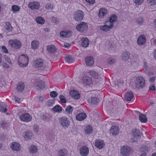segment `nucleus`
<instances>
[{"mask_svg": "<svg viewBox=\"0 0 156 156\" xmlns=\"http://www.w3.org/2000/svg\"><path fill=\"white\" fill-rule=\"evenodd\" d=\"M29 62L28 57L26 55H23L19 57L18 60L19 65L22 67L27 66Z\"/></svg>", "mask_w": 156, "mask_h": 156, "instance_id": "f257e3e1", "label": "nucleus"}, {"mask_svg": "<svg viewBox=\"0 0 156 156\" xmlns=\"http://www.w3.org/2000/svg\"><path fill=\"white\" fill-rule=\"evenodd\" d=\"M145 80L144 78L139 76L136 78L135 81V86L137 88H142L145 85Z\"/></svg>", "mask_w": 156, "mask_h": 156, "instance_id": "f03ea898", "label": "nucleus"}, {"mask_svg": "<svg viewBox=\"0 0 156 156\" xmlns=\"http://www.w3.org/2000/svg\"><path fill=\"white\" fill-rule=\"evenodd\" d=\"M83 12L80 10H78L75 12L74 19L76 21H80L83 19Z\"/></svg>", "mask_w": 156, "mask_h": 156, "instance_id": "7ed1b4c3", "label": "nucleus"}, {"mask_svg": "<svg viewBox=\"0 0 156 156\" xmlns=\"http://www.w3.org/2000/svg\"><path fill=\"white\" fill-rule=\"evenodd\" d=\"M77 30L80 32L84 31L87 30L88 26L87 24L84 22H81L76 26Z\"/></svg>", "mask_w": 156, "mask_h": 156, "instance_id": "20e7f679", "label": "nucleus"}, {"mask_svg": "<svg viewBox=\"0 0 156 156\" xmlns=\"http://www.w3.org/2000/svg\"><path fill=\"white\" fill-rule=\"evenodd\" d=\"M28 7L32 10H37L40 7V3L37 2H29L28 4Z\"/></svg>", "mask_w": 156, "mask_h": 156, "instance_id": "39448f33", "label": "nucleus"}, {"mask_svg": "<svg viewBox=\"0 0 156 156\" xmlns=\"http://www.w3.org/2000/svg\"><path fill=\"white\" fill-rule=\"evenodd\" d=\"M20 119L21 121L28 122L32 120V117L29 114L26 113L22 114L20 116Z\"/></svg>", "mask_w": 156, "mask_h": 156, "instance_id": "423d86ee", "label": "nucleus"}, {"mask_svg": "<svg viewBox=\"0 0 156 156\" xmlns=\"http://www.w3.org/2000/svg\"><path fill=\"white\" fill-rule=\"evenodd\" d=\"M131 150V148L129 147L124 146L121 147L120 153L123 156H127L129 155Z\"/></svg>", "mask_w": 156, "mask_h": 156, "instance_id": "0eeeda50", "label": "nucleus"}, {"mask_svg": "<svg viewBox=\"0 0 156 156\" xmlns=\"http://www.w3.org/2000/svg\"><path fill=\"white\" fill-rule=\"evenodd\" d=\"M9 44L14 48L18 49L21 46V43L19 41L15 40L14 41L10 40L9 41Z\"/></svg>", "mask_w": 156, "mask_h": 156, "instance_id": "6e6552de", "label": "nucleus"}, {"mask_svg": "<svg viewBox=\"0 0 156 156\" xmlns=\"http://www.w3.org/2000/svg\"><path fill=\"white\" fill-rule=\"evenodd\" d=\"M60 121L61 124L63 127H67L69 125V122L66 117H62L60 118Z\"/></svg>", "mask_w": 156, "mask_h": 156, "instance_id": "1a4fd4ad", "label": "nucleus"}, {"mask_svg": "<svg viewBox=\"0 0 156 156\" xmlns=\"http://www.w3.org/2000/svg\"><path fill=\"white\" fill-rule=\"evenodd\" d=\"M82 83L85 85H90L92 84V79L89 77L87 76H83L82 78Z\"/></svg>", "mask_w": 156, "mask_h": 156, "instance_id": "9d476101", "label": "nucleus"}, {"mask_svg": "<svg viewBox=\"0 0 156 156\" xmlns=\"http://www.w3.org/2000/svg\"><path fill=\"white\" fill-rule=\"evenodd\" d=\"M89 152L88 148L85 146H82L80 149V153L82 156H87Z\"/></svg>", "mask_w": 156, "mask_h": 156, "instance_id": "9b49d317", "label": "nucleus"}, {"mask_svg": "<svg viewBox=\"0 0 156 156\" xmlns=\"http://www.w3.org/2000/svg\"><path fill=\"white\" fill-rule=\"evenodd\" d=\"M117 19V16L115 14H112L109 17V21L106 22V23L107 24H112L113 25V24L116 22Z\"/></svg>", "mask_w": 156, "mask_h": 156, "instance_id": "f8f14e48", "label": "nucleus"}, {"mask_svg": "<svg viewBox=\"0 0 156 156\" xmlns=\"http://www.w3.org/2000/svg\"><path fill=\"white\" fill-rule=\"evenodd\" d=\"M70 95L75 99H78L80 98V95L79 92L76 90H71L69 93Z\"/></svg>", "mask_w": 156, "mask_h": 156, "instance_id": "ddd939ff", "label": "nucleus"}, {"mask_svg": "<svg viewBox=\"0 0 156 156\" xmlns=\"http://www.w3.org/2000/svg\"><path fill=\"white\" fill-rule=\"evenodd\" d=\"M107 13V10L106 9L101 8L99 10L98 16L100 18H102L105 16Z\"/></svg>", "mask_w": 156, "mask_h": 156, "instance_id": "4468645a", "label": "nucleus"}, {"mask_svg": "<svg viewBox=\"0 0 156 156\" xmlns=\"http://www.w3.org/2000/svg\"><path fill=\"white\" fill-rule=\"evenodd\" d=\"M113 27V24H107L100 27V29L103 31H107L110 30Z\"/></svg>", "mask_w": 156, "mask_h": 156, "instance_id": "2eb2a0df", "label": "nucleus"}, {"mask_svg": "<svg viewBox=\"0 0 156 156\" xmlns=\"http://www.w3.org/2000/svg\"><path fill=\"white\" fill-rule=\"evenodd\" d=\"M10 147L13 150L15 151H19L20 148L19 144L14 142L11 143Z\"/></svg>", "mask_w": 156, "mask_h": 156, "instance_id": "dca6fc26", "label": "nucleus"}, {"mask_svg": "<svg viewBox=\"0 0 156 156\" xmlns=\"http://www.w3.org/2000/svg\"><path fill=\"white\" fill-rule=\"evenodd\" d=\"M85 62L87 66H92L94 62V59L92 56L87 57L85 59Z\"/></svg>", "mask_w": 156, "mask_h": 156, "instance_id": "f3484780", "label": "nucleus"}, {"mask_svg": "<svg viewBox=\"0 0 156 156\" xmlns=\"http://www.w3.org/2000/svg\"><path fill=\"white\" fill-rule=\"evenodd\" d=\"M103 141L101 140H97L95 142V146L99 149H102L105 145Z\"/></svg>", "mask_w": 156, "mask_h": 156, "instance_id": "a211bd4d", "label": "nucleus"}, {"mask_svg": "<svg viewBox=\"0 0 156 156\" xmlns=\"http://www.w3.org/2000/svg\"><path fill=\"white\" fill-rule=\"evenodd\" d=\"M87 117V115L84 112H81L77 114L76 117V119L79 121H82Z\"/></svg>", "mask_w": 156, "mask_h": 156, "instance_id": "6ab92c4d", "label": "nucleus"}, {"mask_svg": "<svg viewBox=\"0 0 156 156\" xmlns=\"http://www.w3.org/2000/svg\"><path fill=\"white\" fill-rule=\"evenodd\" d=\"M47 50L49 53L53 54L56 51V48L53 45H50L47 46Z\"/></svg>", "mask_w": 156, "mask_h": 156, "instance_id": "aec40b11", "label": "nucleus"}, {"mask_svg": "<svg viewBox=\"0 0 156 156\" xmlns=\"http://www.w3.org/2000/svg\"><path fill=\"white\" fill-rule=\"evenodd\" d=\"M145 42L146 38L144 35H141L138 37L137 43L139 45H142L145 43Z\"/></svg>", "mask_w": 156, "mask_h": 156, "instance_id": "412c9836", "label": "nucleus"}, {"mask_svg": "<svg viewBox=\"0 0 156 156\" xmlns=\"http://www.w3.org/2000/svg\"><path fill=\"white\" fill-rule=\"evenodd\" d=\"M133 97V93L130 92H126L124 95V99L127 101H130Z\"/></svg>", "mask_w": 156, "mask_h": 156, "instance_id": "4be33fe9", "label": "nucleus"}, {"mask_svg": "<svg viewBox=\"0 0 156 156\" xmlns=\"http://www.w3.org/2000/svg\"><path fill=\"white\" fill-rule=\"evenodd\" d=\"M43 60L41 59H37L34 62V65L37 67H41L43 65Z\"/></svg>", "mask_w": 156, "mask_h": 156, "instance_id": "5701e85b", "label": "nucleus"}, {"mask_svg": "<svg viewBox=\"0 0 156 156\" xmlns=\"http://www.w3.org/2000/svg\"><path fill=\"white\" fill-rule=\"evenodd\" d=\"M110 132L113 135H116L119 133L118 127L116 126H112L110 129Z\"/></svg>", "mask_w": 156, "mask_h": 156, "instance_id": "b1692460", "label": "nucleus"}, {"mask_svg": "<svg viewBox=\"0 0 156 156\" xmlns=\"http://www.w3.org/2000/svg\"><path fill=\"white\" fill-rule=\"evenodd\" d=\"M24 87V84L23 82H19L17 86L16 90L18 92H21L23 90Z\"/></svg>", "mask_w": 156, "mask_h": 156, "instance_id": "393cba45", "label": "nucleus"}, {"mask_svg": "<svg viewBox=\"0 0 156 156\" xmlns=\"http://www.w3.org/2000/svg\"><path fill=\"white\" fill-rule=\"evenodd\" d=\"M134 137L137 139H139L140 137L141 133L138 130L134 129L132 130Z\"/></svg>", "mask_w": 156, "mask_h": 156, "instance_id": "a878e982", "label": "nucleus"}, {"mask_svg": "<svg viewBox=\"0 0 156 156\" xmlns=\"http://www.w3.org/2000/svg\"><path fill=\"white\" fill-rule=\"evenodd\" d=\"M82 42L81 45L83 47H87L89 45V40L86 37L82 38L81 39Z\"/></svg>", "mask_w": 156, "mask_h": 156, "instance_id": "bb28decb", "label": "nucleus"}, {"mask_svg": "<svg viewBox=\"0 0 156 156\" xmlns=\"http://www.w3.org/2000/svg\"><path fill=\"white\" fill-rule=\"evenodd\" d=\"M7 106L5 104L3 103H0V111L2 112H7Z\"/></svg>", "mask_w": 156, "mask_h": 156, "instance_id": "cd10ccee", "label": "nucleus"}, {"mask_svg": "<svg viewBox=\"0 0 156 156\" xmlns=\"http://www.w3.org/2000/svg\"><path fill=\"white\" fill-rule=\"evenodd\" d=\"M39 43L38 41H33L31 43V47L34 49H37L39 47Z\"/></svg>", "mask_w": 156, "mask_h": 156, "instance_id": "c85d7f7f", "label": "nucleus"}, {"mask_svg": "<svg viewBox=\"0 0 156 156\" xmlns=\"http://www.w3.org/2000/svg\"><path fill=\"white\" fill-rule=\"evenodd\" d=\"M36 87L38 89L41 90L44 89L45 86L44 81H41L39 82L38 84L36 85Z\"/></svg>", "mask_w": 156, "mask_h": 156, "instance_id": "c756f323", "label": "nucleus"}, {"mask_svg": "<svg viewBox=\"0 0 156 156\" xmlns=\"http://www.w3.org/2000/svg\"><path fill=\"white\" fill-rule=\"evenodd\" d=\"M32 133L28 131H26L25 133L24 137V138L26 140H28L31 139L32 137Z\"/></svg>", "mask_w": 156, "mask_h": 156, "instance_id": "7c9ffc66", "label": "nucleus"}, {"mask_svg": "<svg viewBox=\"0 0 156 156\" xmlns=\"http://www.w3.org/2000/svg\"><path fill=\"white\" fill-rule=\"evenodd\" d=\"M67 152L65 149H60L58 152V156H66Z\"/></svg>", "mask_w": 156, "mask_h": 156, "instance_id": "2f4dec72", "label": "nucleus"}, {"mask_svg": "<svg viewBox=\"0 0 156 156\" xmlns=\"http://www.w3.org/2000/svg\"><path fill=\"white\" fill-rule=\"evenodd\" d=\"M36 21L38 23L40 24H43L45 22V20L41 17H37L36 19Z\"/></svg>", "mask_w": 156, "mask_h": 156, "instance_id": "473e14b6", "label": "nucleus"}, {"mask_svg": "<svg viewBox=\"0 0 156 156\" xmlns=\"http://www.w3.org/2000/svg\"><path fill=\"white\" fill-rule=\"evenodd\" d=\"M130 56V53L129 52H124L122 55V59L125 60H128Z\"/></svg>", "mask_w": 156, "mask_h": 156, "instance_id": "72a5a7b5", "label": "nucleus"}, {"mask_svg": "<svg viewBox=\"0 0 156 156\" xmlns=\"http://www.w3.org/2000/svg\"><path fill=\"white\" fill-rule=\"evenodd\" d=\"M5 28L7 30L9 31H11L12 30V27L11 25V24L9 22H6L5 23Z\"/></svg>", "mask_w": 156, "mask_h": 156, "instance_id": "f704fd0d", "label": "nucleus"}, {"mask_svg": "<svg viewBox=\"0 0 156 156\" xmlns=\"http://www.w3.org/2000/svg\"><path fill=\"white\" fill-rule=\"evenodd\" d=\"M65 60L66 62L69 63H72L74 61V59L72 56L69 55L66 57Z\"/></svg>", "mask_w": 156, "mask_h": 156, "instance_id": "c9c22d12", "label": "nucleus"}, {"mask_svg": "<svg viewBox=\"0 0 156 156\" xmlns=\"http://www.w3.org/2000/svg\"><path fill=\"white\" fill-rule=\"evenodd\" d=\"M139 119L142 122H146L147 121V119L144 115L141 114L139 116Z\"/></svg>", "mask_w": 156, "mask_h": 156, "instance_id": "e433bc0d", "label": "nucleus"}, {"mask_svg": "<svg viewBox=\"0 0 156 156\" xmlns=\"http://www.w3.org/2000/svg\"><path fill=\"white\" fill-rule=\"evenodd\" d=\"M89 73L92 77L95 79L98 78L99 76L98 73L94 70H91L90 71Z\"/></svg>", "mask_w": 156, "mask_h": 156, "instance_id": "4c0bfd02", "label": "nucleus"}, {"mask_svg": "<svg viewBox=\"0 0 156 156\" xmlns=\"http://www.w3.org/2000/svg\"><path fill=\"white\" fill-rule=\"evenodd\" d=\"M52 109L55 112H59L62 111V108L59 105H56Z\"/></svg>", "mask_w": 156, "mask_h": 156, "instance_id": "58836bf2", "label": "nucleus"}, {"mask_svg": "<svg viewBox=\"0 0 156 156\" xmlns=\"http://www.w3.org/2000/svg\"><path fill=\"white\" fill-rule=\"evenodd\" d=\"M93 130L92 127L91 126H88L86 127V129L85 130V133L87 134H90L92 132Z\"/></svg>", "mask_w": 156, "mask_h": 156, "instance_id": "ea45409f", "label": "nucleus"}, {"mask_svg": "<svg viewBox=\"0 0 156 156\" xmlns=\"http://www.w3.org/2000/svg\"><path fill=\"white\" fill-rule=\"evenodd\" d=\"M20 9V7L16 5H13L12 7V10L13 13L19 11Z\"/></svg>", "mask_w": 156, "mask_h": 156, "instance_id": "a19ab883", "label": "nucleus"}, {"mask_svg": "<svg viewBox=\"0 0 156 156\" xmlns=\"http://www.w3.org/2000/svg\"><path fill=\"white\" fill-rule=\"evenodd\" d=\"M37 147L34 145H32L30 147V151L32 153H35L37 151Z\"/></svg>", "mask_w": 156, "mask_h": 156, "instance_id": "79ce46f5", "label": "nucleus"}, {"mask_svg": "<svg viewBox=\"0 0 156 156\" xmlns=\"http://www.w3.org/2000/svg\"><path fill=\"white\" fill-rule=\"evenodd\" d=\"M73 110V107L70 105L67 106L65 109V111L69 114L72 113Z\"/></svg>", "mask_w": 156, "mask_h": 156, "instance_id": "37998d69", "label": "nucleus"}, {"mask_svg": "<svg viewBox=\"0 0 156 156\" xmlns=\"http://www.w3.org/2000/svg\"><path fill=\"white\" fill-rule=\"evenodd\" d=\"M45 8L48 10H52L54 8V7L53 4H51L50 3H48L46 4Z\"/></svg>", "mask_w": 156, "mask_h": 156, "instance_id": "c03bdc74", "label": "nucleus"}, {"mask_svg": "<svg viewBox=\"0 0 156 156\" xmlns=\"http://www.w3.org/2000/svg\"><path fill=\"white\" fill-rule=\"evenodd\" d=\"M136 23L139 25H142L144 23L143 18L142 17L137 18L136 20Z\"/></svg>", "mask_w": 156, "mask_h": 156, "instance_id": "a18cd8bd", "label": "nucleus"}, {"mask_svg": "<svg viewBox=\"0 0 156 156\" xmlns=\"http://www.w3.org/2000/svg\"><path fill=\"white\" fill-rule=\"evenodd\" d=\"M55 104V101L53 100H48L47 102V105L50 107L53 106Z\"/></svg>", "mask_w": 156, "mask_h": 156, "instance_id": "49530a36", "label": "nucleus"}, {"mask_svg": "<svg viewBox=\"0 0 156 156\" xmlns=\"http://www.w3.org/2000/svg\"><path fill=\"white\" fill-rule=\"evenodd\" d=\"M91 103L93 104H94L98 103V100L97 98L93 97L91 99Z\"/></svg>", "mask_w": 156, "mask_h": 156, "instance_id": "de8ad7c7", "label": "nucleus"}, {"mask_svg": "<svg viewBox=\"0 0 156 156\" xmlns=\"http://www.w3.org/2000/svg\"><path fill=\"white\" fill-rule=\"evenodd\" d=\"M59 98L61 101L63 103H66V100L65 99L64 96L62 95H60L59 96Z\"/></svg>", "mask_w": 156, "mask_h": 156, "instance_id": "09e8293b", "label": "nucleus"}, {"mask_svg": "<svg viewBox=\"0 0 156 156\" xmlns=\"http://www.w3.org/2000/svg\"><path fill=\"white\" fill-rule=\"evenodd\" d=\"M60 36L63 37H67L69 35H67V33L65 31H62L60 33Z\"/></svg>", "mask_w": 156, "mask_h": 156, "instance_id": "8fccbe9b", "label": "nucleus"}, {"mask_svg": "<svg viewBox=\"0 0 156 156\" xmlns=\"http://www.w3.org/2000/svg\"><path fill=\"white\" fill-rule=\"evenodd\" d=\"M108 63L109 64H113L115 62V59L112 58H109L108 60Z\"/></svg>", "mask_w": 156, "mask_h": 156, "instance_id": "3c124183", "label": "nucleus"}, {"mask_svg": "<svg viewBox=\"0 0 156 156\" xmlns=\"http://www.w3.org/2000/svg\"><path fill=\"white\" fill-rule=\"evenodd\" d=\"M57 93L55 91H51L50 93V96L53 98L56 97L57 96Z\"/></svg>", "mask_w": 156, "mask_h": 156, "instance_id": "603ef678", "label": "nucleus"}, {"mask_svg": "<svg viewBox=\"0 0 156 156\" xmlns=\"http://www.w3.org/2000/svg\"><path fill=\"white\" fill-rule=\"evenodd\" d=\"M147 2L151 5H154L156 3V0H147Z\"/></svg>", "mask_w": 156, "mask_h": 156, "instance_id": "864d4df0", "label": "nucleus"}, {"mask_svg": "<svg viewBox=\"0 0 156 156\" xmlns=\"http://www.w3.org/2000/svg\"><path fill=\"white\" fill-rule=\"evenodd\" d=\"M33 129L35 132L37 133L39 131V127L37 125H35L33 126Z\"/></svg>", "mask_w": 156, "mask_h": 156, "instance_id": "5fc2aeb1", "label": "nucleus"}, {"mask_svg": "<svg viewBox=\"0 0 156 156\" xmlns=\"http://www.w3.org/2000/svg\"><path fill=\"white\" fill-rule=\"evenodd\" d=\"M134 2L136 5H139L144 2V0H133Z\"/></svg>", "mask_w": 156, "mask_h": 156, "instance_id": "6e6d98bb", "label": "nucleus"}, {"mask_svg": "<svg viewBox=\"0 0 156 156\" xmlns=\"http://www.w3.org/2000/svg\"><path fill=\"white\" fill-rule=\"evenodd\" d=\"M2 49L3 52L5 53H8V51L5 46H2Z\"/></svg>", "mask_w": 156, "mask_h": 156, "instance_id": "4d7b16f0", "label": "nucleus"}, {"mask_svg": "<svg viewBox=\"0 0 156 156\" xmlns=\"http://www.w3.org/2000/svg\"><path fill=\"white\" fill-rule=\"evenodd\" d=\"M5 60L9 64H12V61L10 58H9L7 56L5 55Z\"/></svg>", "mask_w": 156, "mask_h": 156, "instance_id": "13d9d810", "label": "nucleus"}, {"mask_svg": "<svg viewBox=\"0 0 156 156\" xmlns=\"http://www.w3.org/2000/svg\"><path fill=\"white\" fill-rule=\"evenodd\" d=\"M3 67L5 68H10L9 65L6 63H3Z\"/></svg>", "mask_w": 156, "mask_h": 156, "instance_id": "bf43d9fd", "label": "nucleus"}, {"mask_svg": "<svg viewBox=\"0 0 156 156\" xmlns=\"http://www.w3.org/2000/svg\"><path fill=\"white\" fill-rule=\"evenodd\" d=\"M87 2H89L90 4H92L94 3L95 0H85Z\"/></svg>", "mask_w": 156, "mask_h": 156, "instance_id": "052dcab7", "label": "nucleus"}, {"mask_svg": "<svg viewBox=\"0 0 156 156\" xmlns=\"http://www.w3.org/2000/svg\"><path fill=\"white\" fill-rule=\"evenodd\" d=\"M48 115V114H43L42 116V119L43 120H46L47 119V116Z\"/></svg>", "mask_w": 156, "mask_h": 156, "instance_id": "680f3d73", "label": "nucleus"}, {"mask_svg": "<svg viewBox=\"0 0 156 156\" xmlns=\"http://www.w3.org/2000/svg\"><path fill=\"white\" fill-rule=\"evenodd\" d=\"M51 21L53 23H56L57 22L56 18L54 17L52 18Z\"/></svg>", "mask_w": 156, "mask_h": 156, "instance_id": "e2e57ef3", "label": "nucleus"}, {"mask_svg": "<svg viewBox=\"0 0 156 156\" xmlns=\"http://www.w3.org/2000/svg\"><path fill=\"white\" fill-rule=\"evenodd\" d=\"M37 98H38L39 101L42 102L43 101V100H44V98L43 97H42L41 96H40L39 97H37Z\"/></svg>", "mask_w": 156, "mask_h": 156, "instance_id": "0e129e2a", "label": "nucleus"}, {"mask_svg": "<svg viewBox=\"0 0 156 156\" xmlns=\"http://www.w3.org/2000/svg\"><path fill=\"white\" fill-rule=\"evenodd\" d=\"M70 46V45L68 43H66L64 44V47L66 48H69Z\"/></svg>", "mask_w": 156, "mask_h": 156, "instance_id": "69168bd1", "label": "nucleus"}, {"mask_svg": "<svg viewBox=\"0 0 156 156\" xmlns=\"http://www.w3.org/2000/svg\"><path fill=\"white\" fill-rule=\"evenodd\" d=\"M6 125V122H2L1 123V127L2 128H5V127Z\"/></svg>", "mask_w": 156, "mask_h": 156, "instance_id": "338daca9", "label": "nucleus"}, {"mask_svg": "<svg viewBox=\"0 0 156 156\" xmlns=\"http://www.w3.org/2000/svg\"><path fill=\"white\" fill-rule=\"evenodd\" d=\"M149 89L152 91L155 90V87L154 86H152L149 87Z\"/></svg>", "mask_w": 156, "mask_h": 156, "instance_id": "774afa93", "label": "nucleus"}]
</instances>
